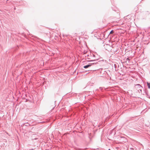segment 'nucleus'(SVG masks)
<instances>
[{
	"label": "nucleus",
	"mask_w": 150,
	"mask_h": 150,
	"mask_svg": "<svg viewBox=\"0 0 150 150\" xmlns=\"http://www.w3.org/2000/svg\"><path fill=\"white\" fill-rule=\"evenodd\" d=\"M98 55L96 52H94L93 53H92L90 54L91 56H95L96 55Z\"/></svg>",
	"instance_id": "8"
},
{
	"label": "nucleus",
	"mask_w": 150,
	"mask_h": 150,
	"mask_svg": "<svg viewBox=\"0 0 150 150\" xmlns=\"http://www.w3.org/2000/svg\"><path fill=\"white\" fill-rule=\"evenodd\" d=\"M85 56H87V57H88V56H89V55L88 54H87V55H86Z\"/></svg>",
	"instance_id": "12"
},
{
	"label": "nucleus",
	"mask_w": 150,
	"mask_h": 150,
	"mask_svg": "<svg viewBox=\"0 0 150 150\" xmlns=\"http://www.w3.org/2000/svg\"><path fill=\"white\" fill-rule=\"evenodd\" d=\"M149 96V98H150V96Z\"/></svg>",
	"instance_id": "16"
},
{
	"label": "nucleus",
	"mask_w": 150,
	"mask_h": 150,
	"mask_svg": "<svg viewBox=\"0 0 150 150\" xmlns=\"http://www.w3.org/2000/svg\"><path fill=\"white\" fill-rule=\"evenodd\" d=\"M30 150H34V149H31Z\"/></svg>",
	"instance_id": "18"
},
{
	"label": "nucleus",
	"mask_w": 150,
	"mask_h": 150,
	"mask_svg": "<svg viewBox=\"0 0 150 150\" xmlns=\"http://www.w3.org/2000/svg\"><path fill=\"white\" fill-rule=\"evenodd\" d=\"M96 63H97V62H96V63H90L88 65L84 66L83 67L84 69H86L91 67L92 65L94 64H96Z\"/></svg>",
	"instance_id": "5"
},
{
	"label": "nucleus",
	"mask_w": 150,
	"mask_h": 150,
	"mask_svg": "<svg viewBox=\"0 0 150 150\" xmlns=\"http://www.w3.org/2000/svg\"><path fill=\"white\" fill-rule=\"evenodd\" d=\"M99 59H96L92 60H90V61H88V62L96 61H98L99 60Z\"/></svg>",
	"instance_id": "9"
},
{
	"label": "nucleus",
	"mask_w": 150,
	"mask_h": 150,
	"mask_svg": "<svg viewBox=\"0 0 150 150\" xmlns=\"http://www.w3.org/2000/svg\"><path fill=\"white\" fill-rule=\"evenodd\" d=\"M115 68V69L118 68L119 67V64L117 63H115L114 64Z\"/></svg>",
	"instance_id": "7"
},
{
	"label": "nucleus",
	"mask_w": 150,
	"mask_h": 150,
	"mask_svg": "<svg viewBox=\"0 0 150 150\" xmlns=\"http://www.w3.org/2000/svg\"><path fill=\"white\" fill-rule=\"evenodd\" d=\"M100 61H98V62H100Z\"/></svg>",
	"instance_id": "19"
},
{
	"label": "nucleus",
	"mask_w": 150,
	"mask_h": 150,
	"mask_svg": "<svg viewBox=\"0 0 150 150\" xmlns=\"http://www.w3.org/2000/svg\"><path fill=\"white\" fill-rule=\"evenodd\" d=\"M148 87L149 88H150V83L147 82Z\"/></svg>",
	"instance_id": "10"
},
{
	"label": "nucleus",
	"mask_w": 150,
	"mask_h": 150,
	"mask_svg": "<svg viewBox=\"0 0 150 150\" xmlns=\"http://www.w3.org/2000/svg\"><path fill=\"white\" fill-rule=\"evenodd\" d=\"M79 53L81 54H86L87 53V51L86 50H84V48H81V50H79Z\"/></svg>",
	"instance_id": "4"
},
{
	"label": "nucleus",
	"mask_w": 150,
	"mask_h": 150,
	"mask_svg": "<svg viewBox=\"0 0 150 150\" xmlns=\"http://www.w3.org/2000/svg\"><path fill=\"white\" fill-rule=\"evenodd\" d=\"M117 139L121 144H123L127 142V138L124 137L120 136L118 137Z\"/></svg>",
	"instance_id": "2"
},
{
	"label": "nucleus",
	"mask_w": 150,
	"mask_h": 150,
	"mask_svg": "<svg viewBox=\"0 0 150 150\" xmlns=\"http://www.w3.org/2000/svg\"><path fill=\"white\" fill-rule=\"evenodd\" d=\"M134 89H135L136 92H138L139 93L142 94V90L143 89L142 87L139 84H137L135 85L134 86Z\"/></svg>",
	"instance_id": "1"
},
{
	"label": "nucleus",
	"mask_w": 150,
	"mask_h": 150,
	"mask_svg": "<svg viewBox=\"0 0 150 150\" xmlns=\"http://www.w3.org/2000/svg\"><path fill=\"white\" fill-rule=\"evenodd\" d=\"M114 31L113 30H112L110 33V34H112L114 33Z\"/></svg>",
	"instance_id": "11"
},
{
	"label": "nucleus",
	"mask_w": 150,
	"mask_h": 150,
	"mask_svg": "<svg viewBox=\"0 0 150 150\" xmlns=\"http://www.w3.org/2000/svg\"><path fill=\"white\" fill-rule=\"evenodd\" d=\"M29 125V124H28V125H25V126H28V125Z\"/></svg>",
	"instance_id": "13"
},
{
	"label": "nucleus",
	"mask_w": 150,
	"mask_h": 150,
	"mask_svg": "<svg viewBox=\"0 0 150 150\" xmlns=\"http://www.w3.org/2000/svg\"><path fill=\"white\" fill-rule=\"evenodd\" d=\"M105 49L109 52H111L112 47L110 46L109 45L106 44L104 45Z\"/></svg>",
	"instance_id": "3"
},
{
	"label": "nucleus",
	"mask_w": 150,
	"mask_h": 150,
	"mask_svg": "<svg viewBox=\"0 0 150 150\" xmlns=\"http://www.w3.org/2000/svg\"><path fill=\"white\" fill-rule=\"evenodd\" d=\"M100 89H101V90H102V89H103V88H101V87H100Z\"/></svg>",
	"instance_id": "14"
},
{
	"label": "nucleus",
	"mask_w": 150,
	"mask_h": 150,
	"mask_svg": "<svg viewBox=\"0 0 150 150\" xmlns=\"http://www.w3.org/2000/svg\"><path fill=\"white\" fill-rule=\"evenodd\" d=\"M145 93H146V94H147V92H146V91H145Z\"/></svg>",
	"instance_id": "15"
},
{
	"label": "nucleus",
	"mask_w": 150,
	"mask_h": 150,
	"mask_svg": "<svg viewBox=\"0 0 150 150\" xmlns=\"http://www.w3.org/2000/svg\"><path fill=\"white\" fill-rule=\"evenodd\" d=\"M87 59H90V58H87Z\"/></svg>",
	"instance_id": "17"
},
{
	"label": "nucleus",
	"mask_w": 150,
	"mask_h": 150,
	"mask_svg": "<svg viewBox=\"0 0 150 150\" xmlns=\"http://www.w3.org/2000/svg\"><path fill=\"white\" fill-rule=\"evenodd\" d=\"M130 59L132 58V57H128V58H127L126 59H124V62H128V63H129L130 62Z\"/></svg>",
	"instance_id": "6"
}]
</instances>
